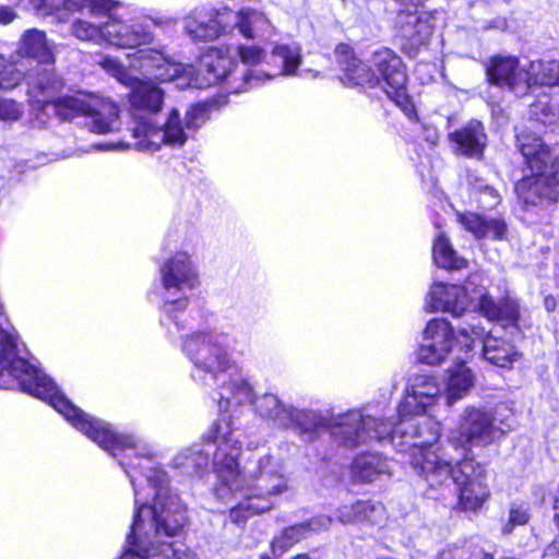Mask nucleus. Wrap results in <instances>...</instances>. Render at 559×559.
Wrapping results in <instances>:
<instances>
[{
    "mask_svg": "<svg viewBox=\"0 0 559 559\" xmlns=\"http://www.w3.org/2000/svg\"><path fill=\"white\" fill-rule=\"evenodd\" d=\"M132 136L135 140L133 144H127L123 141L109 142L104 145H98V148L122 151L133 146L138 151L155 152L163 144L181 146L187 141V134L176 109L170 111L163 128L155 127L150 120L136 121L132 129Z\"/></svg>",
    "mask_w": 559,
    "mask_h": 559,
    "instance_id": "obj_11",
    "label": "nucleus"
},
{
    "mask_svg": "<svg viewBox=\"0 0 559 559\" xmlns=\"http://www.w3.org/2000/svg\"><path fill=\"white\" fill-rule=\"evenodd\" d=\"M136 55L138 67L147 76L158 82L174 81L179 88H205L215 85L226 74L229 63L224 50L209 49L201 57L200 69L195 74L191 64L174 62L160 50L143 49Z\"/></svg>",
    "mask_w": 559,
    "mask_h": 559,
    "instance_id": "obj_6",
    "label": "nucleus"
},
{
    "mask_svg": "<svg viewBox=\"0 0 559 559\" xmlns=\"http://www.w3.org/2000/svg\"><path fill=\"white\" fill-rule=\"evenodd\" d=\"M222 399L228 400L229 396H225L224 393H219ZM229 395L233 397L237 403H245L249 402L252 399V388L250 383L242 379L233 380L229 383ZM228 401L219 402V408L227 407Z\"/></svg>",
    "mask_w": 559,
    "mask_h": 559,
    "instance_id": "obj_39",
    "label": "nucleus"
},
{
    "mask_svg": "<svg viewBox=\"0 0 559 559\" xmlns=\"http://www.w3.org/2000/svg\"><path fill=\"white\" fill-rule=\"evenodd\" d=\"M211 49H218V47H212ZM219 50H224V55L228 58L229 63L226 67V74L217 83L228 80L233 75V71L238 69L234 61L236 57L239 58L243 67L248 68L239 71L245 84L254 86L261 82L258 80L247 81L246 75H243V72H252L253 75L259 74L260 71H253L250 68L259 66L266 58V53L261 47L255 45H238L234 48L219 47Z\"/></svg>",
    "mask_w": 559,
    "mask_h": 559,
    "instance_id": "obj_28",
    "label": "nucleus"
},
{
    "mask_svg": "<svg viewBox=\"0 0 559 559\" xmlns=\"http://www.w3.org/2000/svg\"><path fill=\"white\" fill-rule=\"evenodd\" d=\"M402 36L421 44L431 33L427 19H421L415 12H401L397 17Z\"/></svg>",
    "mask_w": 559,
    "mask_h": 559,
    "instance_id": "obj_37",
    "label": "nucleus"
},
{
    "mask_svg": "<svg viewBox=\"0 0 559 559\" xmlns=\"http://www.w3.org/2000/svg\"><path fill=\"white\" fill-rule=\"evenodd\" d=\"M452 148L456 154L479 158L487 143L481 122L471 120L464 127L449 134Z\"/></svg>",
    "mask_w": 559,
    "mask_h": 559,
    "instance_id": "obj_29",
    "label": "nucleus"
},
{
    "mask_svg": "<svg viewBox=\"0 0 559 559\" xmlns=\"http://www.w3.org/2000/svg\"><path fill=\"white\" fill-rule=\"evenodd\" d=\"M205 449L194 445L175 459L176 467L187 474L199 473L209 464L213 453V464L217 476L215 497L225 504H234L230 519L241 523L252 515L272 510L276 498L289 490L288 478L283 464L271 455L259 457L245 474L238 469L239 441L234 437L228 419L217 420Z\"/></svg>",
    "mask_w": 559,
    "mask_h": 559,
    "instance_id": "obj_2",
    "label": "nucleus"
},
{
    "mask_svg": "<svg viewBox=\"0 0 559 559\" xmlns=\"http://www.w3.org/2000/svg\"><path fill=\"white\" fill-rule=\"evenodd\" d=\"M397 2L404 3V4H411V5H417L423 0H396Z\"/></svg>",
    "mask_w": 559,
    "mask_h": 559,
    "instance_id": "obj_51",
    "label": "nucleus"
},
{
    "mask_svg": "<svg viewBox=\"0 0 559 559\" xmlns=\"http://www.w3.org/2000/svg\"><path fill=\"white\" fill-rule=\"evenodd\" d=\"M0 388H19L23 392L49 402L74 428L103 449H111V444L115 441L120 443L128 441L126 438L117 439L109 424L93 418L74 406L59 392L57 385L49 377L17 357L15 336L1 326Z\"/></svg>",
    "mask_w": 559,
    "mask_h": 559,
    "instance_id": "obj_4",
    "label": "nucleus"
},
{
    "mask_svg": "<svg viewBox=\"0 0 559 559\" xmlns=\"http://www.w3.org/2000/svg\"><path fill=\"white\" fill-rule=\"evenodd\" d=\"M442 390L437 380L428 376H416L406 390L404 400L397 408V416L420 415L437 405Z\"/></svg>",
    "mask_w": 559,
    "mask_h": 559,
    "instance_id": "obj_18",
    "label": "nucleus"
},
{
    "mask_svg": "<svg viewBox=\"0 0 559 559\" xmlns=\"http://www.w3.org/2000/svg\"><path fill=\"white\" fill-rule=\"evenodd\" d=\"M182 350L193 365L192 378L205 386H216L235 366L228 337L216 331L194 332L182 341Z\"/></svg>",
    "mask_w": 559,
    "mask_h": 559,
    "instance_id": "obj_7",
    "label": "nucleus"
},
{
    "mask_svg": "<svg viewBox=\"0 0 559 559\" xmlns=\"http://www.w3.org/2000/svg\"><path fill=\"white\" fill-rule=\"evenodd\" d=\"M188 306V299L185 297H178L176 299H166L163 305V310L169 314L173 316L175 311H182Z\"/></svg>",
    "mask_w": 559,
    "mask_h": 559,
    "instance_id": "obj_45",
    "label": "nucleus"
},
{
    "mask_svg": "<svg viewBox=\"0 0 559 559\" xmlns=\"http://www.w3.org/2000/svg\"><path fill=\"white\" fill-rule=\"evenodd\" d=\"M114 435L128 441H115L111 449L105 450L115 457L117 450L124 453L119 464L130 477L136 504L131 534L127 538L129 548L120 559H165L159 555L160 537H175L182 532L188 521L186 508L178 495L169 489L166 473L153 465L146 445L130 436L115 431Z\"/></svg>",
    "mask_w": 559,
    "mask_h": 559,
    "instance_id": "obj_3",
    "label": "nucleus"
},
{
    "mask_svg": "<svg viewBox=\"0 0 559 559\" xmlns=\"http://www.w3.org/2000/svg\"><path fill=\"white\" fill-rule=\"evenodd\" d=\"M433 260L438 266L448 270H461L467 266V261L456 253L443 234H439L433 242Z\"/></svg>",
    "mask_w": 559,
    "mask_h": 559,
    "instance_id": "obj_36",
    "label": "nucleus"
},
{
    "mask_svg": "<svg viewBox=\"0 0 559 559\" xmlns=\"http://www.w3.org/2000/svg\"><path fill=\"white\" fill-rule=\"evenodd\" d=\"M385 510L381 503L357 501L337 509V520L342 524L370 523L380 524L384 520Z\"/></svg>",
    "mask_w": 559,
    "mask_h": 559,
    "instance_id": "obj_32",
    "label": "nucleus"
},
{
    "mask_svg": "<svg viewBox=\"0 0 559 559\" xmlns=\"http://www.w3.org/2000/svg\"><path fill=\"white\" fill-rule=\"evenodd\" d=\"M495 24H491L489 27H496L500 29H504L507 27V22L503 19H499L493 22Z\"/></svg>",
    "mask_w": 559,
    "mask_h": 559,
    "instance_id": "obj_50",
    "label": "nucleus"
},
{
    "mask_svg": "<svg viewBox=\"0 0 559 559\" xmlns=\"http://www.w3.org/2000/svg\"><path fill=\"white\" fill-rule=\"evenodd\" d=\"M16 55L29 58L38 64H53L56 60V45L48 40L44 31L37 28L26 29L16 44Z\"/></svg>",
    "mask_w": 559,
    "mask_h": 559,
    "instance_id": "obj_24",
    "label": "nucleus"
},
{
    "mask_svg": "<svg viewBox=\"0 0 559 559\" xmlns=\"http://www.w3.org/2000/svg\"><path fill=\"white\" fill-rule=\"evenodd\" d=\"M519 148L533 175L515 185V193L525 206L557 202L559 199V153L555 154L543 140L527 130L516 135Z\"/></svg>",
    "mask_w": 559,
    "mask_h": 559,
    "instance_id": "obj_5",
    "label": "nucleus"
},
{
    "mask_svg": "<svg viewBox=\"0 0 559 559\" xmlns=\"http://www.w3.org/2000/svg\"><path fill=\"white\" fill-rule=\"evenodd\" d=\"M528 506L525 503L513 502L510 506L508 521L504 524L502 532L510 534L516 526L525 525L530 520Z\"/></svg>",
    "mask_w": 559,
    "mask_h": 559,
    "instance_id": "obj_40",
    "label": "nucleus"
},
{
    "mask_svg": "<svg viewBox=\"0 0 559 559\" xmlns=\"http://www.w3.org/2000/svg\"><path fill=\"white\" fill-rule=\"evenodd\" d=\"M353 476L361 481H372L378 475L389 474V461L377 454H364L355 459L352 465Z\"/></svg>",
    "mask_w": 559,
    "mask_h": 559,
    "instance_id": "obj_35",
    "label": "nucleus"
},
{
    "mask_svg": "<svg viewBox=\"0 0 559 559\" xmlns=\"http://www.w3.org/2000/svg\"><path fill=\"white\" fill-rule=\"evenodd\" d=\"M159 555L165 559H197L195 554L188 549L182 543H167L160 539Z\"/></svg>",
    "mask_w": 559,
    "mask_h": 559,
    "instance_id": "obj_42",
    "label": "nucleus"
},
{
    "mask_svg": "<svg viewBox=\"0 0 559 559\" xmlns=\"http://www.w3.org/2000/svg\"><path fill=\"white\" fill-rule=\"evenodd\" d=\"M467 356H456L459 364L447 370L445 399L449 405L463 399L474 386L475 376L465 365Z\"/></svg>",
    "mask_w": 559,
    "mask_h": 559,
    "instance_id": "obj_31",
    "label": "nucleus"
},
{
    "mask_svg": "<svg viewBox=\"0 0 559 559\" xmlns=\"http://www.w3.org/2000/svg\"><path fill=\"white\" fill-rule=\"evenodd\" d=\"M457 348L468 356L475 347V341L469 333V324L454 330L445 319H431L424 330L423 344L417 352V358L426 365L442 364Z\"/></svg>",
    "mask_w": 559,
    "mask_h": 559,
    "instance_id": "obj_10",
    "label": "nucleus"
},
{
    "mask_svg": "<svg viewBox=\"0 0 559 559\" xmlns=\"http://www.w3.org/2000/svg\"><path fill=\"white\" fill-rule=\"evenodd\" d=\"M72 34L80 40L102 39V25L96 26L84 20H76L72 24Z\"/></svg>",
    "mask_w": 559,
    "mask_h": 559,
    "instance_id": "obj_43",
    "label": "nucleus"
},
{
    "mask_svg": "<svg viewBox=\"0 0 559 559\" xmlns=\"http://www.w3.org/2000/svg\"><path fill=\"white\" fill-rule=\"evenodd\" d=\"M477 278L478 276L469 277L465 287L435 283L426 299V310L451 312L454 317L463 316L468 307L475 310L479 288H471V286Z\"/></svg>",
    "mask_w": 559,
    "mask_h": 559,
    "instance_id": "obj_15",
    "label": "nucleus"
},
{
    "mask_svg": "<svg viewBox=\"0 0 559 559\" xmlns=\"http://www.w3.org/2000/svg\"><path fill=\"white\" fill-rule=\"evenodd\" d=\"M376 559H392V558H389V557H381V556H379V557H377Z\"/></svg>",
    "mask_w": 559,
    "mask_h": 559,
    "instance_id": "obj_53",
    "label": "nucleus"
},
{
    "mask_svg": "<svg viewBox=\"0 0 559 559\" xmlns=\"http://www.w3.org/2000/svg\"><path fill=\"white\" fill-rule=\"evenodd\" d=\"M471 335L483 338L481 356L489 364L499 368H511L519 360V353L508 341L491 333L485 335V329L469 324Z\"/></svg>",
    "mask_w": 559,
    "mask_h": 559,
    "instance_id": "obj_22",
    "label": "nucleus"
},
{
    "mask_svg": "<svg viewBox=\"0 0 559 559\" xmlns=\"http://www.w3.org/2000/svg\"><path fill=\"white\" fill-rule=\"evenodd\" d=\"M301 47L297 44H276L271 51L266 66L270 70H261L258 75L252 72H243L247 81H264L275 76L296 75L301 64Z\"/></svg>",
    "mask_w": 559,
    "mask_h": 559,
    "instance_id": "obj_21",
    "label": "nucleus"
},
{
    "mask_svg": "<svg viewBox=\"0 0 559 559\" xmlns=\"http://www.w3.org/2000/svg\"><path fill=\"white\" fill-rule=\"evenodd\" d=\"M459 222L463 228L475 238L493 237L501 239L507 233V225L499 218H485L475 213L459 214Z\"/></svg>",
    "mask_w": 559,
    "mask_h": 559,
    "instance_id": "obj_33",
    "label": "nucleus"
},
{
    "mask_svg": "<svg viewBox=\"0 0 559 559\" xmlns=\"http://www.w3.org/2000/svg\"><path fill=\"white\" fill-rule=\"evenodd\" d=\"M50 5L52 9L68 11H81L86 8L93 16H107L108 20L102 24V40L110 45L131 48L153 40L152 33L142 24L127 25L116 17L114 9L118 3L111 0H53Z\"/></svg>",
    "mask_w": 559,
    "mask_h": 559,
    "instance_id": "obj_9",
    "label": "nucleus"
},
{
    "mask_svg": "<svg viewBox=\"0 0 559 559\" xmlns=\"http://www.w3.org/2000/svg\"><path fill=\"white\" fill-rule=\"evenodd\" d=\"M528 90L559 86V60H533L527 63Z\"/></svg>",
    "mask_w": 559,
    "mask_h": 559,
    "instance_id": "obj_34",
    "label": "nucleus"
},
{
    "mask_svg": "<svg viewBox=\"0 0 559 559\" xmlns=\"http://www.w3.org/2000/svg\"><path fill=\"white\" fill-rule=\"evenodd\" d=\"M414 416H399L393 423L352 411L334 419L333 435L349 447L389 438L400 451L408 452L412 467L430 491H451L454 486L463 509H478L489 493L484 466L471 459L453 465V459L437 443L440 424Z\"/></svg>",
    "mask_w": 559,
    "mask_h": 559,
    "instance_id": "obj_1",
    "label": "nucleus"
},
{
    "mask_svg": "<svg viewBox=\"0 0 559 559\" xmlns=\"http://www.w3.org/2000/svg\"><path fill=\"white\" fill-rule=\"evenodd\" d=\"M332 519L320 515L309 521L284 528L271 543V551L274 557H282L294 545L307 538L310 533L328 530Z\"/></svg>",
    "mask_w": 559,
    "mask_h": 559,
    "instance_id": "obj_23",
    "label": "nucleus"
},
{
    "mask_svg": "<svg viewBox=\"0 0 559 559\" xmlns=\"http://www.w3.org/2000/svg\"><path fill=\"white\" fill-rule=\"evenodd\" d=\"M546 305H547L548 308L551 307V304H549L548 300H546Z\"/></svg>",
    "mask_w": 559,
    "mask_h": 559,
    "instance_id": "obj_55",
    "label": "nucleus"
},
{
    "mask_svg": "<svg viewBox=\"0 0 559 559\" xmlns=\"http://www.w3.org/2000/svg\"><path fill=\"white\" fill-rule=\"evenodd\" d=\"M98 64L119 83L130 87L129 104L133 111L156 114L164 103V92L151 80H140L132 76L116 59L104 56Z\"/></svg>",
    "mask_w": 559,
    "mask_h": 559,
    "instance_id": "obj_14",
    "label": "nucleus"
},
{
    "mask_svg": "<svg viewBox=\"0 0 559 559\" xmlns=\"http://www.w3.org/2000/svg\"><path fill=\"white\" fill-rule=\"evenodd\" d=\"M52 1L53 0H31V2L38 9H40L41 7L52 9V7L50 5V2Z\"/></svg>",
    "mask_w": 559,
    "mask_h": 559,
    "instance_id": "obj_49",
    "label": "nucleus"
},
{
    "mask_svg": "<svg viewBox=\"0 0 559 559\" xmlns=\"http://www.w3.org/2000/svg\"><path fill=\"white\" fill-rule=\"evenodd\" d=\"M543 559H559V537L545 549Z\"/></svg>",
    "mask_w": 559,
    "mask_h": 559,
    "instance_id": "obj_48",
    "label": "nucleus"
},
{
    "mask_svg": "<svg viewBox=\"0 0 559 559\" xmlns=\"http://www.w3.org/2000/svg\"><path fill=\"white\" fill-rule=\"evenodd\" d=\"M16 19L15 11L10 7L0 8V24L7 25L12 23Z\"/></svg>",
    "mask_w": 559,
    "mask_h": 559,
    "instance_id": "obj_47",
    "label": "nucleus"
},
{
    "mask_svg": "<svg viewBox=\"0 0 559 559\" xmlns=\"http://www.w3.org/2000/svg\"><path fill=\"white\" fill-rule=\"evenodd\" d=\"M23 115V104L12 98H0V121L9 123L16 122L21 120Z\"/></svg>",
    "mask_w": 559,
    "mask_h": 559,
    "instance_id": "obj_41",
    "label": "nucleus"
},
{
    "mask_svg": "<svg viewBox=\"0 0 559 559\" xmlns=\"http://www.w3.org/2000/svg\"><path fill=\"white\" fill-rule=\"evenodd\" d=\"M293 559H311L308 554H300L294 557Z\"/></svg>",
    "mask_w": 559,
    "mask_h": 559,
    "instance_id": "obj_52",
    "label": "nucleus"
},
{
    "mask_svg": "<svg viewBox=\"0 0 559 559\" xmlns=\"http://www.w3.org/2000/svg\"><path fill=\"white\" fill-rule=\"evenodd\" d=\"M159 277L167 294H185L199 285V272L186 251H178L159 266Z\"/></svg>",
    "mask_w": 559,
    "mask_h": 559,
    "instance_id": "obj_16",
    "label": "nucleus"
},
{
    "mask_svg": "<svg viewBox=\"0 0 559 559\" xmlns=\"http://www.w3.org/2000/svg\"><path fill=\"white\" fill-rule=\"evenodd\" d=\"M335 53L344 72L342 78L344 84L362 87L379 85L380 79L372 74L370 69L353 55L352 48L348 45H338Z\"/></svg>",
    "mask_w": 559,
    "mask_h": 559,
    "instance_id": "obj_27",
    "label": "nucleus"
},
{
    "mask_svg": "<svg viewBox=\"0 0 559 559\" xmlns=\"http://www.w3.org/2000/svg\"><path fill=\"white\" fill-rule=\"evenodd\" d=\"M225 10L215 14L193 12L185 19V31L195 41H207L227 34V21H223Z\"/></svg>",
    "mask_w": 559,
    "mask_h": 559,
    "instance_id": "obj_25",
    "label": "nucleus"
},
{
    "mask_svg": "<svg viewBox=\"0 0 559 559\" xmlns=\"http://www.w3.org/2000/svg\"><path fill=\"white\" fill-rule=\"evenodd\" d=\"M373 66L384 82L388 97L396 104L405 100L407 75L402 59L391 49L383 48L373 53Z\"/></svg>",
    "mask_w": 559,
    "mask_h": 559,
    "instance_id": "obj_19",
    "label": "nucleus"
},
{
    "mask_svg": "<svg viewBox=\"0 0 559 559\" xmlns=\"http://www.w3.org/2000/svg\"><path fill=\"white\" fill-rule=\"evenodd\" d=\"M475 310L489 321H497L503 326L515 325L520 316L519 305L515 300L504 298L496 304L483 287H479Z\"/></svg>",
    "mask_w": 559,
    "mask_h": 559,
    "instance_id": "obj_30",
    "label": "nucleus"
},
{
    "mask_svg": "<svg viewBox=\"0 0 559 559\" xmlns=\"http://www.w3.org/2000/svg\"><path fill=\"white\" fill-rule=\"evenodd\" d=\"M258 413L275 425L289 428L300 427L304 430H311L320 425V419L312 412L293 409L284 405L276 395L266 393L255 401Z\"/></svg>",
    "mask_w": 559,
    "mask_h": 559,
    "instance_id": "obj_17",
    "label": "nucleus"
},
{
    "mask_svg": "<svg viewBox=\"0 0 559 559\" xmlns=\"http://www.w3.org/2000/svg\"><path fill=\"white\" fill-rule=\"evenodd\" d=\"M479 202L485 207H492L498 204L499 194L493 188L486 186L480 190Z\"/></svg>",
    "mask_w": 559,
    "mask_h": 559,
    "instance_id": "obj_44",
    "label": "nucleus"
},
{
    "mask_svg": "<svg viewBox=\"0 0 559 559\" xmlns=\"http://www.w3.org/2000/svg\"><path fill=\"white\" fill-rule=\"evenodd\" d=\"M487 76L492 84L507 87L515 94L528 92L527 64H520L516 57H492L487 67Z\"/></svg>",
    "mask_w": 559,
    "mask_h": 559,
    "instance_id": "obj_20",
    "label": "nucleus"
},
{
    "mask_svg": "<svg viewBox=\"0 0 559 559\" xmlns=\"http://www.w3.org/2000/svg\"><path fill=\"white\" fill-rule=\"evenodd\" d=\"M225 15L223 21H227V33L238 28L239 33L246 38L264 37L272 34V26L262 12L255 10L235 12L225 9Z\"/></svg>",
    "mask_w": 559,
    "mask_h": 559,
    "instance_id": "obj_26",
    "label": "nucleus"
},
{
    "mask_svg": "<svg viewBox=\"0 0 559 559\" xmlns=\"http://www.w3.org/2000/svg\"><path fill=\"white\" fill-rule=\"evenodd\" d=\"M546 305H547L548 308L551 307V304H549L548 300H546Z\"/></svg>",
    "mask_w": 559,
    "mask_h": 559,
    "instance_id": "obj_54",
    "label": "nucleus"
},
{
    "mask_svg": "<svg viewBox=\"0 0 559 559\" xmlns=\"http://www.w3.org/2000/svg\"><path fill=\"white\" fill-rule=\"evenodd\" d=\"M204 110L202 107L200 106H195L193 108H191L190 111L187 112V128H198L200 126L199 122H197L195 120L201 117L203 115Z\"/></svg>",
    "mask_w": 559,
    "mask_h": 559,
    "instance_id": "obj_46",
    "label": "nucleus"
},
{
    "mask_svg": "<svg viewBox=\"0 0 559 559\" xmlns=\"http://www.w3.org/2000/svg\"><path fill=\"white\" fill-rule=\"evenodd\" d=\"M504 433L491 412L486 407L467 406L463 409L456 431L450 441L465 449L467 445H488Z\"/></svg>",
    "mask_w": 559,
    "mask_h": 559,
    "instance_id": "obj_13",
    "label": "nucleus"
},
{
    "mask_svg": "<svg viewBox=\"0 0 559 559\" xmlns=\"http://www.w3.org/2000/svg\"><path fill=\"white\" fill-rule=\"evenodd\" d=\"M28 86V95L34 105L46 109L49 99L62 91L64 83L52 70L43 69L36 73H25L14 63L0 56V90L10 91L23 81Z\"/></svg>",
    "mask_w": 559,
    "mask_h": 559,
    "instance_id": "obj_12",
    "label": "nucleus"
},
{
    "mask_svg": "<svg viewBox=\"0 0 559 559\" xmlns=\"http://www.w3.org/2000/svg\"><path fill=\"white\" fill-rule=\"evenodd\" d=\"M531 118L545 126L555 124L559 121V99L549 95H540L530 105Z\"/></svg>",
    "mask_w": 559,
    "mask_h": 559,
    "instance_id": "obj_38",
    "label": "nucleus"
},
{
    "mask_svg": "<svg viewBox=\"0 0 559 559\" xmlns=\"http://www.w3.org/2000/svg\"><path fill=\"white\" fill-rule=\"evenodd\" d=\"M46 109H51L62 120L84 117L85 127L94 133L107 134L121 127L120 107L109 97L80 93L73 96L51 97Z\"/></svg>",
    "mask_w": 559,
    "mask_h": 559,
    "instance_id": "obj_8",
    "label": "nucleus"
}]
</instances>
